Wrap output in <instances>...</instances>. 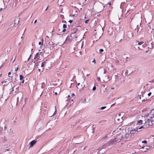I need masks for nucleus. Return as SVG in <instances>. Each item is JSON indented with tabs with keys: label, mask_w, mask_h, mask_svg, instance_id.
<instances>
[{
	"label": "nucleus",
	"mask_w": 154,
	"mask_h": 154,
	"mask_svg": "<svg viewBox=\"0 0 154 154\" xmlns=\"http://www.w3.org/2000/svg\"><path fill=\"white\" fill-rule=\"evenodd\" d=\"M116 137L113 139L110 140L111 143H113V144H116V143L120 142L121 140L123 139L124 138L123 136L121 134L117 135Z\"/></svg>",
	"instance_id": "1"
},
{
	"label": "nucleus",
	"mask_w": 154,
	"mask_h": 154,
	"mask_svg": "<svg viewBox=\"0 0 154 154\" xmlns=\"http://www.w3.org/2000/svg\"><path fill=\"white\" fill-rule=\"evenodd\" d=\"M143 42H139L138 41L136 40V44L135 45L134 48L136 49H138L139 50H142L143 48L145 47L146 45L144 44Z\"/></svg>",
	"instance_id": "2"
},
{
	"label": "nucleus",
	"mask_w": 154,
	"mask_h": 154,
	"mask_svg": "<svg viewBox=\"0 0 154 154\" xmlns=\"http://www.w3.org/2000/svg\"><path fill=\"white\" fill-rule=\"evenodd\" d=\"M125 117L124 116H116L115 120V122L118 124H120L125 119Z\"/></svg>",
	"instance_id": "3"
},
{
	"label": "nucleus",
	"mask_w": 154,
	"mask_h": 154,
	"mask_svg": "<svg viewBox=\"0 0 154 154\" xmlns=\"http://www.w3.org/2000/svg\"><path fill=\"white\" fill-rule=\"evenodd\" d=\"M111 142L109 140L105 144H104L103 145L101 146V148L103 149L106 148V147L110 146L113 145V143H111Z\"/></svg>",
	"instance_id": "4"
},
{
	"label": "nucleus",
	"mask_w": 154,
	"mask_h": 154,
	"mask_svg": "<svg viewBox=\"0 0 154 154\" xmlns=\"http://www.w3.org/2000/svg\"><path fill=\"white\" fill-rule=\"evenodd\" d=\"M141 23L140 24V26H139V25H138L137 26V28L135 29V31L137 30V33L138 32H140L142 30V28L141 26Z\"/></svg>",
	"instance_id": "5"
},
{
	"label": "nucleus",
	"mask_w": 154,
	"mask_h": 154,
	"mask_svg": "<svg viewBox=\"0 0 154 154\" xmlns=\"http://www.w3.org/2000/svg\"><path fill=\"white\" fill-rule=\"evenodd\" d=\"M137 131L138 132V129H134L133 130H131L130 131V134L131 135L132 134H135V133Z\"/></svg>",
	"instance_id": "6"
},
{
	"label": "nucleus",
	"mask_w": 154,
	"mask_h": 154,
	"mask_svg": "<svg viewBox=\"0 0 154 154\" xmlns=\"http://www.w3.org/2000/svg\"><path fill=\"white\" fill-rule=\"evenodd\" d=\"M36 141L35 140H34L31 141L30 143V147H31L33 146L35 144Z\"/></svg>",
	"instance_id": "7"
},
{
	"label": "nucleus",
	"mask_w": 154,
	"mask_h": 154,
	"mask_svg": "<svg viewBox=\"0 0 154 154\" xmlns=\"http://www.w3.org/2000/svg\"><path fill=\"white\" fill-rule=\"evenodd\" d=\"M149 115L154 116V109H152L149 113L147 114L146 115L145 114L144 116H149Z\"/></svg>",
	"instance_id": "8"
},
{
	"label": "nucleus",
	"mask_w": 154,
	"mask_h": 154,
	"mask_svg": "<svg viewBox=\"0 0 154 154\" xmlns=\"http://www.w3.org/2000/svg\"><path fill=\"white\" fill-rule=\"evenodd\" d=\"M151 119H148V120L149 121H151V122L152 124H154V116H153V117H152V116L151 117Z\"/></svg>",
	"instance_id": "9"
},
{
	"label": "nucleus",
	"mask_w": 154,
	"mask_h": 154,
	"mask_svg": "<svg viewBox=\"0 0 154 154\" xmlns=\"http://www.w3.org/2000/svg\"><path fill=\"white\" fill-rule=\"evenodd\" d=\"M127 35L129 38H132L133 36V35L132 33L131 32H128L127 34Z\"/></svg>",
	"instance_id": "10"
},
{
	"label": "nucleus",
	"mask_w": 154,
	"mask_h": 154,
	"mask_svg": "<svg viewBox=\"0 0 154 154\" xmlns=\"http://www.w3.org/2000/svg\"><path fill=\"white\" fill-rule=\"evenodd\" d=\"M150 148V147H149L148 146H144L141 148V149H145L146 150H148Z\"/></svg>",
	"instance_id": "11"
},
{
	"label": "nucleus",
	"mask_w": 154,
	"mask_h": 154,
	"mask_svg": "<svg viewBox=\"0 0 154 154\" xmlns=\"http://www.w3.org/2000/svg\"><path fill=\"white\" fill-rule=\"evenodd\" d=\"M125 113L124 112H121L119 114V116H125Z\"/></svg>",
	"instance_id": "12"
},
{
	"label": "nucleus",
	"mask_w": 154,
	"mask_h": 154,
	"mask_svg": "<svg viewBox=\"0 0 154 154\" xmlns=\"http://www.w3.org/2000/svg\"><path fill=\"white\" fill-rule=\"evenodd\" d=\"M17 119V117L16 116H14L12 120H13L14 122H16V120Z\"/></svg>",
	"instance_id": "13"
},
{
	"label": "nucleus",
	"mask_w": 154,
	"mask_h": 154,
	"mask_svg": "<svg viewBox=\"0 0 154 154\" xmlns=\"http://www.w3.org/2000/svg\"><path fill=\"white\" fill-rule=\"evenodd\" d=\"M20 87H18L16 88V90L15 91V92L17 93L19 91V89H20Z\"/></svg>",
	"instance_id": "14"
},
{
	"label": "nucleus",
	"mask_w": 154,
	"mask_h": 154,
	"mask_svg": "<svg viewBox=\"0 0 154 154\" xmlns=\"http://www.w3.org/2000/svg\"><path fill=\"white\" fill-rule=\"evenodd\" d=\"M143 121L142 120H140L137 122V123L139 124V125H141L142 124Z\"/></svg>",
	"instance_id": "15"
},
{
	"label": "nucleus",
	"mask_w": 154,
	"mask_h": 154,
	"mask_svg": "<svg viewBox=\"0 0 154 154\" xmlns=\"http://www.w3.org/2000/svg\"><path fill=\"white\" fill-rule=\"evenodd\" d=\"M45 83L44 82H43L42 83V85L41 86V88H44L45 87Z\"/></svg>",
	"instance_id": "16"
},
{
	"label": "nucleus",
	"mask_w": 154,
	"mask_h": 154,
	"mask_svg": "<svg viewBox=\"0 0 154 154\" xmlns=\"http://www.w3.org/2000/svg\"><path fill=\"white\" fill-rule=\"evenodd\" d=\"M130 135H131L130 134V133L126 134L125 136V137L126 138H127Z\"/></svg>",
	"instance_id": "17"
},
{
	"label": "nucleus",
	"mask_w": 154,
	"mask_h": 154,
	"mask_svg": "<svg viewBox=\"0 0 154 154\" xmlns=\"http://www.w3.org/2000/svg\"><path fill=\"white\" fill-rule=\"evenodd\" d=\"M153 42H151V47H150V49H152L153 48Z\"/></svg>",
	"instance_id": "18"
},
{
	"label": "nucleus",
	"mask_w": 154,
	"mask_h": 154,
	"mask_svg": "<svg viewBox=\"0 0 154 154\" xmlns=\"http://www.w3.org/2000/svg\"><path fill=\"white\" fill-rule=\"evenodd\" d=\"M77 30H78V29H76V30H75V31H74V32H72V33H71V37H72V36L73 35L74 33H76V31H77Z\"/></svg>",
	"instance_id": "19"
},
{
	"label": "nucleus",
	"mask_w": 154,
	"mask_h": 154,
	"mask_svg": "<svg viewBox=\"0 0 154 154\" xmlns=\"http://www.w3.org/2000/svg\"><path fill=\"white\" fill-rule=\"evenodd\" d=\"M24 78V77L22 75H20V80H22Z\"/></svg>",
	"instance_id": "20"
},
{
	"label": "nucleus",
	"mask_w": 154,
	"mask_h": 154,
	"mask_svg": "<svg viewBox=\"0 0 154 154\" xmlns=\"http://www.w3.org/2000/svg\"><path fill=\"white\" fill-rule=\"evenodd\" d=\"M8 81V79H6L5 80H4L3 82H2V83L3 84V83H6Z\"/></svg>",
	"instance_id": "21"
},
{
	"label": "nucleus",
	"mask_w": 154,
	"mask_h": 154,
	"mask_svg": "<svg viewBox=\"0 0 154 154\" xmlns=\"http://www.w3.org/2000/svg\"><path fill=\"white\" fill-rule=\"evenodd\" d=\"M45 61L42 63V65H41V67H43L44 66V65H45Z\"/></svg>",
	"instance_id": "22"
},
{
	"label": "nucleus",
	"mask_w": 154,
	"mask_h": 154,
	"mask_svg": "<svg viewBox=\"0 0 154 154\" xmlns=\"http://www.w3.org/2000/svg\"><path fill=\"white\" fill-rule=\"evenodd\" d=\"M39 54V53H37L35 55V57L34 58V59H35L36 57H38Z\"/></svg>",
	"instance_id": "23"
},
{
	"label": "nucleus",
	"mask_w": 154,
	"mask_h": 154,
	"mask_svg": "<svg viewBox=\"0 0 154 154\" xmlns=\"http://www.w3.org/2000/svg\"><path fill=\"white\" fill-rule=\"evenodd\" d=\"M144 128V126H141V127H140V128H138V127H137L136 128L137 129H138H138H142V128Z\"/></svg>",
	"instance_id": "24"
},
{
	"label": "nucleus",
	"mask_w": 154,
	"mask_h": 154,
	"mask_svg": "<svg viewBox=\"0 0 154 154\" xmlns=\"http://www.w3.org/2000/svg\"><path fill=\"white\" fill-rule=\"evenodd\" d=\"M90 20V19H88L87 20H86L85 21V23H88V22Z\"/></svg>",
	"instance_id": "25"
},
{
	"label": "nucleus",
	"mask_w": 154,
	"mask_h": 154,
	"mask_svg": "<svg viewBox=\"0 0 154 154\" xmlns=\"http://www.w3.org/2000/svg\"><path fill=\"white\" fill-rule=\"evenodd\" d=\"M66 26H67L66 24H64L63 25V28L64 29H65L66 28Z\"/></svg>",
	"instance_id": "26"
},
{
	"label": "nucleus",
	"mask_w": 154,
	"mask_h": 154,
	"mask_svg": "<svg viewBox=\"0 0 154 154\" xmlns=\"http://www.w3.org/2000/svg\"><path fill=\"white\" fill-rule=\"evenodd\" d=\"M106 108V106H103L102 107L100 108V109L101 110H103L104 109H105Z\"/></svg>",
	"instance_id": "27"
},
{
	"label": "nucleus",
	"mask_w": 154,
	"mask_h": 154,
	"mask_svg": "<svg viewBox=\"0 0 154 154\" xmlns=\"http://www.w3.org/2000/svg\"><path fill=\"white\" fill-rule=\"evenodd\" d=\"M96 86H94L92 88V90L94 91H95L96 89Z\"/></svg>",
	"instance_id": "28"
},
{
	"label": "nucleus",
	"mask_w": 154,
	"mask_h": 154,
	"mask_svg": "<svg viewBox=\"0 0 154 154\" xmlns=\"http://www.w3.org/2000/svg\"><path fill=\"white\" fill-rule=\"evenodd\" d=\"M147 143V141L146 140H144L142 141V143Z\"/></svg>",
	"instance_id": "29"
},
{
	"label": "nucleus",
	"mask_w": 154,
	"mask_h": 154,
	"mask_svg": "<svg viewBox=\"0 0 154 154\" xmlns=\"http://www.w3.org/2000/svg\"><path fill=\"white\" fill-rule=\"evenodd\" d=\"M87 1L86 0H85L84 2L82 3L83 5H85L86 3V2Z\"/></svg>",
	"instance_id": "30"
},
{
	"label": "nucleus",
	"mask_w": 154,
	"mask_h": 154,
	"mask_svg": "<svg viewBox=\"0 0 154 154\" xmlns=\"http://www.w3.org/2000/svg\"><path fill=\"white\" fill-rule=\"evenodd\" d=\"M92 132L93 133H94V128H92Z\"/></svg>",
	"instance_id": "31"
},
{
	"label": "nucleus",
	"mask_w": 154,
	"mask_h": 154,
	"mask_svg": "<svg viewBox=\"0 0 154 154\" xmlns=\"http://www.w3.org/2000/svg\"><path fill=\"white\" fill-rule=\"evenodd\" d=\"M103 50L102 49H100L99 50V52H103Z\"/></svg>",
	"instance_id": "32"
},
{
	"label": "nucleus",
	"mask_w": 154,
	"mask_h": 154,
	"mask_svg": "<svg viewBox=\"0 0 154 154\" xmlns=\"http://www.w3.org/2000/svg\"><path fill=\"white\" fill-rule=\"evenodd\" d=\"M11 74V72H9L8 73V76L9 77H11L12 78V76H10V75Z\"/></svg>",
	"instance_id": "33"
},
{
	"label": "nucleus",
	"mask_w": 154,
	"mask_h": 154,
	"mask_svg": "<svg viewBox=\"0 0 154 154\" xmlns=\"http://www.w3.org/2000/svg\"><path fill=\"white\" fill-rule=\"evenodd\" d=\"M55 111L54 112L53 114L52 115V116H54V115L55 114V112H56V106H55Z\"/></svg>",
	"instance_id": "34"
},
{
	"label": "nucleus",
	"mask_w": 154,
	"mask_h": 154,
	"mask_svg": "<svg viewBox=\"0 0 154 154\" xmlns=\"http://www.w3.org/2000/svg\"><path fill=\"white\" fill-rule=\"evenodd\" d=\"M6 8V7H5L4 8H1L0 9V11H2L3 9H5V8Z\"/></svg>",
	"instance_id": "35"
},
{
	"label": "nucleus",
	"mask_w": 154,
	"mask_h": 154,
	"mask_svg": "<svg viewBox=\"0 0 154 154\" xmlns=\"http://www.w3.org/2000/svg\"><path fill=\"white\" fill-rule=\"evenodd\" d=\"M128 70H126L125 71V74L127 75L128 74Z\"/></svg>",
	"instance_id": "36"
},
{
	"label": "nucleus",
	"mask_w": 154,
	"mask_h": 154,
	"mask_svg": "<svg viewBox=\"0 0 154 154\" xmlns=\"http://www.w3.org/2000/svg\"><path fill=\"white\" fill-rule=\"evenodd\" d=\"M151 92H149L148 94V95L149 96L151 95Z\"/></svg>",
	"instance_id": "37"
},
{
	"label": "nucleus",
	"mask_w": 154,
	"mask_h": 154,
	"mask_svg": "<svg viewBox=\"0 0 154 154\" xmlns=\"http://www.w3.org/2000/svg\"><path fill=\"white\" fill-rule=\"evenodd\" d=\"M18 69V67H16V68H15V71H17Z\"/></svg>",
	"instance_id": "38"
},
{
	"label": "nucleus",
	"mask_w": 154,
	"mask_h": 154,
	"mask_svg": "<svg viewBox=\"0 0 154 154\" xmlns=\"http://www.w3.org/2000/svg\"><path fill=\"white\" fill-rule=\"evenodd\" d=\"M92 63H94V64L95 63H96V61H95V59H94L92 61Z\"/></svg>",
	"instance_id": "39"
},
{
	"label": "nucleus",
	"mask_w": 154,
	"mask_h": 154,
	"mask_svg": "<svg viewBox=\"0 0 154 154\" xmlns=\"http://www.w3.org/2000/svg\"><path fill=\"white\" fill-rule=\"evenodd\" d=\"M38 44L39 45H42L43 44V43H42V44L41 43V42H39V43H38Z\"/></svg>",
	"instance_id": "40"
},
{
	"label": "nucleus",
	"mask_w": 154,
	"mask_h": 154,
	"mask_svg": "<svg viewBox=\"0 0 154 154\" xmlns=\"http://www.w3.org/2000/svg\"><path fill=\"white\" fill-rule=\"evenodd\" d=\"M73 21V20H69V22L70 23H72Z\"/></svg>",
	"instance_id": "41"
},
{
	"label": "nucleus",
	"mask_w": 154,
	"mask_h": 154,
	"mask_svg": "<svg viewBox=\"0 0 154 154\" xmlns=\"http://www.w3.org/2000/svg\"><path fill=\"white\" fill-rule=\"evenodd\" d=\"M97 80L98 81H100V77H98L97 78Z\"/></svg>",
	"instance_id": "42"
},
{
	"label": "nucleus",
	"mask_w": 154,
	"mask_h": 154,
	"mask_svg": "<svg viewBox=\"0 0 154 154\" xmlns=\"http://www.w3.org/2000/svg\"><path fill=\"white\" fill-rule=\"evenodd\" d=\"M147 100V99H146H146H144L143 100H142V102L144 101H145L146 100Z\"/></svg>",
	"instance_id": "43"
},
{
	"label": "nucleus",
	"mask_w": 154,
	"mask_h": 154,
	"mask_svg": "<svg viewBox=\"0 0 154 154\" xmlns=\"http://www.w3.org/2000/svg\"><path fill=\"white\" fill-rule=\"evenodd\" d=\"M38 66V63H35V67L37 66Z\"/></svg>",
	"instance_id": "44"
},
{
	"label": "nucleus",
	"mask_w": 154,
	"mask_h": 154,
	"mask_svg": "<svg viewBox=\"0 0 154 154\" xmlns=\"http://www.w3.org/2000/svg\"><path fill=\"white\" fill-rule=\"evenodd\" d=\"M62 23H66V21H65V20H63L62 21Z\"/></svg>",
	"instance_id": "45"
},
{
	"label": "nucleus",
	"mask_w": 154,
	"mask_h": 154,
	"mask_svg": "<svg viewBox=\"0 0 154 154\" xmlns=\"http://www.w3.org/2000/svg\"><path fill=\"white\" fill-rule=\"evenodd\" d=\"M31 54L29 56V58H28V60H29L31 58Z\"/></svg>",
	"instance_id": "46"
},
{
	"label": "nucleus",
	"mask_w": 154,
	"mask_h": 154,
	"mask_svg": "<svg viewBox=\"0 0 154 154\" xmlns=\"http://www.w3.org/2000/svg\"><path fill=\"white\" fill-rule=\"evenodd\" d=\"M66 30V29H63V30L62 31V32H65Z\"/></svg>",
	"instance_id": "47"
},
{
	"label": "nucleus",
	"mask_w": 154,
	"mask_h": 154,
	"mask_svg": "<svg viewBox=\"0 0 154 154\" xmlns=\"http://www.w3.org/2000/svg\"><path fill=\"white\" fill-rule=\"evenodd\" d=\"M111 2H108V4H107V5H111Z\"/></svg>",
	"instance_id": "48"
},
{
	"label": "nucleus",
	"mask_w": 154,
	"mask_h": 154,
	"mask_svg": "<svg viewBox=\"0 0 154 154\" xmlns=\"http://www.w3.org/2000/svg\"><path fill=\"white\" fill-rule=\"evenodd\" d=\"M135 122H136V121H135L132 122H131V123H132V124H133L134 123H135Z\"/></svg>",
	"instance_id": "49"
},
{
	"label": "nucleus",
	"mask_w": 154,
	"mask_h": 154,
	"mask_svg": "<svg viewBox=\"0 0 154 154\" xmlns=\"http://www.w3.org/2000/svg\"><path fill=\"white\" fill-rule=\"evenodd\" d=\"M68 41H69V42H70L71 41H72V39H69V40H68Z\"/></svg>",
	"instance_id": "50"
},
{
	"label": "nucleus",
	"mask_w": 154,
	"mask_h": 154,
	"mask_svg": "<svg viewBox=\"0 0 154 154\" xmlns=\"http://www.w3.org/2000/svg\"><path fill=\"white\" fill-rule=\"evenodd\" d=\"M44 115H48V114L45 111V112H44Z\"/></svg>",
	"instance_id": "51"
},
{
	"label": "nucleus",
	"mask_w": 154,
	"mask_h": 154,
	"mask_svg": "<svg viewBox=\"0 0 154 154\" xmlns=\"http://www.w3.org/2000/svg\"><path fill=\"white\" fill-rule=\"evenodd\" d=\"M37 20H36L35 21H34V23H36V22H37Z\"/></svg>",
	"instance_id": "52"
},
{
	"label": "nucleus",
	"mask_w": 154,
	"mask_h": 154,
	"mask_svg": "<svg viewBox=\"0 0 154 154\" xmlns=\"http://www.w3.org/2000/svg\"><path fill=\"white\" fill-rule=\"evenodd\" d=\"M5 64V62H3V63L2 64V66L4 65Z\"/></svg>",
	"instance_id": "53"
},
{
	"label": "nucleus",
	"mask_w": 154,
	"mask_h": 154,
	"mask_svg": "<svg viewBox=\"0 0 154 154\" xmlns=\"http://www.w3.org/2000/svg\"><path fill=\"white\" fill-rule=\"evenodd\" d=\"M152 31H151V32H149V33H150V34H151V33H152Z\"/></svg>",
	"instance_id": "54"
},
{
	"label": "nucleus",
	"mask_w": 154,
	"mask_h": 154,
	"mask_svg": "<svg viewBox=\"0 0 154 154\" xmlns=\"http://www.w3.org/2000/svg\"><path fill=\"white\" fill-rule=\"evenodd\" d=\"M72 96H75V94H73H73H72Z\"/></svg>",
	"instance_id": "55"
},
{
	"label": "nucleus",
	"mask_w": 154,
	"mask_h": 154,
	"mask_svg": "<svg viewBox=\"0 0 154 154\" xmlns=\"http://www.w3.org/2000/svg\"><path fill=\"white\" fill-rule=\"evenodd\" d=\"M115 104V103L113 104L111 106V107H112V106L114 105Z\"/></svg>",
	"instance_id": "56"
},
{
	"label": "nucleus",
	"mask_w": 154,
	"mask_h": 154,
	"mask_svg": "<svg viewBox=\"0 0 154 154\" xmlns=\"http://www.w3.org/2000/svg\"><path fill=\"white\" fill-rule=\"evenodd\" d=\"M24 82V80H23L22 82L21 83H23Z\"/></svg>",
	"instance_id": "57"
},
{
	"label": "nucleus",
	"mask_w": 154,
	"mask_h": 154,
	"mask_svg": "<svg viewBox=\"0 0 154 154\" xmlns=\"http://www.w3.org/2000/svg\"><path fill=\"white\" fill-rule=\"evenodd\" d=\"M57 117V118H58V116H56V117H55L54 119V120H55V119H56V117Z\"/></svg>",
	"instance_id": "58"
},
{
	"label": "nucleus",
	"mask_w": 154,
	"mask_h": 154,
	"mask_svg": "<svg viewBox=\"0 0 154 154\" xmlns=\"http://www.w3.org/2000/svg\"><path fill=\"white\" fill-rule=\"evenodd\" d=\"M57 92H56L55 93V95H57Z\"/></svg>",
	"instance_id": "59"
},
{
	"label": "nucleus",
	"mask_w": 154,
	"mask_h": 154,
	"mask_svg": "<svg viewBox=\"0 0 154 154\" xmlns=\"http://www.w3.org/2000/svg\"><path fill=\"white\" fill-rule=\"evenodd\" d=\"M43 41H44V40H43V38H42V42H43Z\"/></svg>",
	"instance_id": "60"
},
{
	"label": "nucleus",
	"mask_w": 154,
	"mask_h": 154,
	"mask_svg": "<svg viewBox=\"0 0 154 154\" xmlns=\"http://www.w3.org/2000/svg\"><path fill=\"white\" fill-rule=\"evenodd\" d=\"M80 83H79L77 85L79 86L80 85Z\"/></svg>",
	"instance_id": "61"
},
{
	"label": "nucleus",
	"mask_w": 154,
	"mask_h": 154,
	"mask_svg": "<svg viewBox=\"0 0 154 154\" xmlns=\"http://www.w3.org/2000/svg\"><path fill=\"white\" fill-rule=\"evenodd\" d=\"M112 89H114V88H111Z\"/></svg>",
	"instance_id": "62"
},
{
	"label": "nucleus",
	"mask_w": 154,
	"mask_h": 154,
	"mask_svg": "<svg viewBox=\"0 0 154 154\" xmlns=\"http://www.w3.org/2000/svg\"><path fill=\"white\" fill-rule=\"evenodd\" d=\"M106 70H104V74H105L106 73Z\"/></svg>",
	"instance_id": "63"
},
{
	"label": "nucleus",
	"mask_w": 154,
	"mask_h": 154,
	"mask_svg": "<svg viewBox=\"0 0 154 154\" xmlns=\"http://www.w3.org/2000/svg\"><path fill=\"white\" fill-rule=\"evenodd\" d=\"M90 154H95L94 152H93L92 153H91Z\"/></svg>",
	"instance_id": "64"
}]
</instances>
